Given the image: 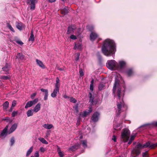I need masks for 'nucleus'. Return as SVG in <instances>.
<instances>
[{"mask_svg":"<svg viewBox=\"0 0 157 157\" xmlns=\"http://www.w3.org/2000/svg\"><path fill=\"white\" fill-rule=\"evenodd\" d=\"M57 151L58 153H59V152H61V151L60 147L59 146H57Z\"/></svg>","mask_w":157,"mask_h":157,"instance_id":"nucleus-60","label":"nucleus"},{"mask_svg":"<svg viewBox=\"0 0 157 157\" xmlns=\"http://www.w3.org/2000/svg\"><path fill=\"white\" fill-rule=\"evenodd\" d=\"M40 108V103H38L33 109V111L36 113L38 112Z\"/></svg>","mask_w":157,"mask_h":157,"instance_id":"nucleus-21","label":"nucleus"},{"mask_svg":"<svg viewBox=\"0 0 157 157\" xmlns=\"http://www.w3.org/2000/svg\"><path fill=\"white\" fill-rule=\"evenodd\" d=\"M112 140H113L114 142H116V137L115 135L113 136Z\"/></svg>","mask_w":157,"mask_h":157,"instance_id":"nucleus-52","label":"nucleus"},{"mask_svg":"<svg viewBox=\"0 0 157 157\" xmlns=\"http://www.w3.org/2000/svg\"><path fill=\"white\" fill-rule=\"evenodd\" d=\"M105 85L102 83H100L98 86V89L100 90H101L104 89Z\"/></svg>","mask_w":157,"mask_h":157,"instance_id":"nucleus-30","label":"nucleus"},{"mask_svg":"<svg viewBox=\"0 0 157 157\" xmlns=\"http://www.w3.org/2000/svg\"><path fill=\"white\" fill-rule=\"evenodd\" d=\"M100 115V113L98 112L94 113L91 118V120L94 122H97L98 120Z\"/></svg>","mask_w":157,"mask_h":157,"instance_id":"nucleus-7","label":"nucleus"},{"mask_svg":"<svg viewBox=\"0 0 157 157\" xmlns=\"http://www.w3.org/2000/svg\"><path fill=\"white\" fill-rule=\"evenodd\" d=\"M81 141L82 142V145L84 147H87V141L86 140H82Z\"/></svg>","mask_w":157,"mask_h":157,"instance_id":"nucleus-41","label":"nucleus"},{"mask_svg":"<svg viewBox=\"0 0 157 157\" xmlns=\"http://www.w3.org/2000/svg\"><path fill=\"white\" fill-rule=\"evenodd\" d=\"M8 133V132H7V131H6L3 129L1 132L0 135L2 136L5 137L6 136Z\"/></svg>","mask_w":157,"mask_h":157,"instance_id":"nucleus-24","label":"nucleus"},{"mask_svg":"<svg viewBox=\"0 0 157 157\" xmlns=\"http://www.w3.org/2000/svg\"><path fill=\"white\" fill-rule=\"evenodd\" d=\"M75 29V28L74 27H72V26H69L68 27L67 33L68 34H70V33H73Z\"/></svg>","mask_w":157,"mask_h":157,"instance_id":"nucleus-20","label":"nucleus"},{"mask_svg":"<svg viewBox=\"0 0 157 157\" xmlns=\"http://www.w3.org/2000/svg\"><path fill=\"white\" fill-rule=\"evenodd\" d=\"M136 136V135H132L131 137V138L130 139V140L133 141L134 140V138H135V137Z\"/></svg>","mask_w":157,"mask_h":157,"instance_id":"nucleus-54","label":"nucleus"},{"mask_svg":"<svg viewBox=\"0 0 157 157\" xmlns=\"http://www.w3.org/2000/svg\"><path fill=\"white\" fill-rule=\"evenodd\" d=\"M38 140L42 143L47 144H48V143L47 142L44 138L42 137H39L38 138Z\"/></svg>","mask_w":157,"mask_h":157,"instance_id":"nucleus-28","label":"nucleus"},{"mask_svg":"<svg viewBox=\"0 0 157 157\" xmlns=\"http://www.w3.org/2000/svg\"><path fill=\"white\" fill-rule=\"evenodd\" d=\"M148 151H146L145 152L143 153L142 154L143 157H146L148 156Z\"/></svg>","mask_w":157,"mask_h":157,"instance_id":"nucleus-46","label":"nucleus"},{"mask_svg":"<svg viewBox=\"0 0 157 157\" xmlns=\"http://www.w3.org/2000/svg\"><path fill=\"white\" fill-rule=\"evenodd\" d=\"M48 94L44 95V100L45 101L48 99Z\"/></svg>","mask_w":157,"mask_h":157,"instance_id":"nucleus-57","label":"nucleus"},{"mask_svg":"<svg viewBox=\"0 0 157 157\" xmlns=\"http://www.w3.org/2000/svg\"><path fill=\"white\" fill-rule=\"evenodd\" d=\"M33 110L32 109L28 110L27 112V115L28 117H29L33 115Z\"/></svg>","mask_w":157,"mask_h":157,"instance_id":"nucleus-26","label":"nucleus"},{"mask_svg":"<svg viewBox=\"0 0 157 157\" xmlns=\"http://www.w3.org/2000/svg\"><path fill=\"white\" fill-rule=\"evenodd\" d=\"M151 143L150 141L147 142L144 145H142V148H147V147L150 148V146Z\"/></svg>","mask_w":157,"mask_h":157,"instance_id":"nucleus-31","label":"nucleus"},{"mask_svg":"<svg viewBox=\"0 0 157 157\" xmlns=\"http://www.w3.org/2000/svg\"><path fill=\"white\" fill-rule=\"evenodd\" d=\"M40 90L41 91L44 93V95L48 94V90L41 88L40 89Z\"/></svg>","mask_w":157,"mask_h":157,"instance_id":"nucleus-39","label":"nucleus"},{"mask_svg":"<svg viewBox=\"0 0 157 157\" xmlns=\"http://www.w3.org/2000/svg\"><path fill=\"white\" fill-rule=\"evenodd\" d=\"M67 8V7H66L63 9L60 10V11L62 15L64 16L68 13V11Z\"/></svg>","mask_w":157,"mask_h":157,"instance_id":"nucleus-17","label":"nucleus"},{"mask_svg":"<svg viewBox=\"0 0 157 157\" xmlns=\"http://www.w3.org/2000/svg\"><path fill=\"white\" fill-rule=\"evenodd\" d=\"M35 157H39V154L38 151H36L34 154Z\"/></svg>","mask_w":157,"mask_h":157,"instance_id":"nucleus-56","label":"nucleus"},{"mask_svg":"<svg viewBox=\"0 0 157 157\" xmlns=\"http://www.w3.org/2000/svg\"><path fill=\"white\" fill-rule=\"evenodd\" d=\"M37 2V0H26V2L28 5H29L30 9L33 10L35 8V4Z\"/></svg>","mask_w":157,"mask_h":157,"instance_id":"nucleus-6","label":"nucleus"},{"mask_svg":"<svg viewBox=\"0 0 157 157\" xmlns=\"http://www.w3.org/2000/svg\"><path fill=\"white\" fill-rule=\"evenodd\" d=\"M157 147V143L155 144H150V148L151 149H153L155 148V147Z\"/></svg>","mask_w":157,"mask_h":157,"instance_id":"nucleus-38","label":"nucleus"},{"mask_svg":"<svg viewBox=\"0 0 157 157\" xmlns=\"http://www.w3.org/2000/svg\"><path fill=\"white\" fill-rule=\"evenodd\" d=\"M17 111H13L12 113V117H15L17 115Z\"/></svg>","mask_w":157,"mask_h":157,"instance_id":"nucleus-43","label":"nucleus"},{"mask_svg":"<svg viewBox=\"0 0 157 157\" xmlns=\"http://www.w3.org/2000/svg\"><path fill=\"white\" fill-rule=\"evenodd\" d=\"M94 82V79H92L90 82V90L92 91L94 90V86H93V84Z\"/></svg>","mask_w":157,"mask_h":157,"instance_id":"nucleus-35","label":"nucleus"},{"mask_svg":"<svg viewBox=\"0 0 157 157\" xmlns=\"http://www.w3.org/2000/svg\"><path fill=\"white\" fill-rule=\"evenodd\" d=\"M17 124L15 123L13 124L10 128L8 132V134H10L14 132L17 128Z\"/></svg>","mask_w":157,"mask_h":157,"instance_id":"nucleus-14","label":"nucleus"},{"mask_svg":"<svg viewBox=\"0 0 157 157\" xmlns=\"http://www.w3.org/2000/svg\"><path fill=\"white\" fill-rule=\"evenodd\" d=\"M142 148V145L140 143H139L135 147V148L133 150L132 153L138 155L140 153V149Z\"/></svg>","mask_w":157,"mask_h":157,"instance_id":"nucleus-5","label":"nucleus"},{"mask_svg":"<svg viewBox=\"0 0 157 157\" xmlns=\"http://www.w3.org/2000/svg\"><path fill=\"white\" fill-rule=\"evenodd\" d=\"M40 151L42 152H44L45 151V149L43 147H41L40 149Z\"/></svg>","mask_w":157,"mask_h":157,"instance_id":"nucleus-58","label":"nucleus"},{"mask_svg":"<svg viewBox=\"0 0 157 157\" xmlns=\"http://www.w3.org/2000/svg\"><path fill=\"white\" fill-rule=\"evenodd\" d=\"M123 104V100L120 101V102H117V107L118 109V112L117 113V116H119L121 113V108L122 105Z\"/></svg>","mask_w":157,"mask_h":157,"instance_id":"nucleus-9","label":"nucleus"},{"mask_svg":"<svg viewBox=\"0 0 157 157\" xmlns=\"http://www.w3.org/2000/svg\"><path fill=\"white\" fill-rule=\"evenodd\" d=\"M80 145L78 143H77L72 146L69 148V150L72 151H75L80 148Z\"/></svg>","mask_w":157,"mask_h":157,"instance_id":"nucleus-12","label":"nucleus"},{"mask_svg":"<svg viewBox=\"0 0 157 157\" xmlns=\"http://www.w3.org/2000/svg\"><path fill=\"white\" fill-rule=\"evenodd\" d=\"M126 73L128 76H132L134 73L133 69L132 68L128 69L126 71Z\"/></svg>","mask_w":157,"mask_h":157,"instance_id":"nucleus-16","label":"nucleus"},{"mask_svg":"<svg viewBox=\"0 0 157 157\" xmlns=\"http://www.w3.org/2000/svg\"><path fill=\"white\" fill-rule=\"evenodd\" d=\"M70 101L71 102L73 103H75L77 102L76 100L73 97H71L70 98Z\"/></svg>","mask_w":157,"mask_h":157,"instance_id":"nucleus-42","label":"nucleus"},{"mask_svg":"<svg viewBox=\"0 0 157 157\" xmlns=\"http://www.w3.org/2000/svg\"><path fill=\"white\" fill-rule=\"evenodd\" d=\"M13 107H12V106H11V108L9 109V112H11L12 111L13 109Z\"/></svg>","mask_w":157,"mask_h":157,"instance_id":"nucleus-62","label":"nucleus"},{"mask_svg":"<svg viewBox=\"0 0 157 157\" xmlns=\"http://www.w3.org/2000/svg\"><path fill=\"white\" fill-rule=\"evenodd\" d=\"M0 78L2 79H3L5 80H6L8 79H10V77L7 76H4V75H2L0 77Z\"/></svg>","mask_w":157,"mask_h":157,"instance_id":"nucleus-37","label":"nucleus"},{"mask_svg":"<svg viewBox=\"0 0 157 157\" xmlns=\"http://www.w3.org/2000/svg\"><path fill=\"white\" fill-rule=\"evenodd\" d=\"M57 70L60 71H63L64 70V69L63 68H60L59 67H57Z\"/></svg>","mask_w":157,"mask_h":157,"instance_id":"nucleus-61","label":"nucleus"},{"mask_svg":"<svg viewBox=\"0 0 157 157\" xmlns=\"http://www.w3.org/2000/svg\"><path fill=\"white\" fill-rule=\"evenodd\" d=\"M92 109L91 108H90V109H89V110H88V112H89V113H90L91 112H92Z\"/></svg>","mask_w":157,"mask_h":157,"instance_id":"nucleus-63","label":"nucleus"},{"mask_svg":"<svg viewBox=\"0 0 157 157\" xmlns=\"http://www.w3.org/2000/svg\"><path fill=\"white\" fill-rule=\"evenodd\" d=\"M8 127H9V125H6V127H5V128L4 129L6 130V131H7V130H8Z\"/></svg>","mask_w":157,"mask_h":157,"instance_id":"nucleus-64","label":"nucleus"},{"mask_svg":"<svg viewBox=\"0 0 157 157\" xmlns=\"http://www.w3.org/2000/svg\"><path fill=\"white\" fill-rule=\"evenodd\" d=\"M79 73L80 75L81 76H82L84 75V73L83 72L82 69H79Z\"/></svg>","mask_w":157,"mask_h":157,"instance_id":"nucleus-51","label":"nucleus"},{"mask_svg":"<svg viewBox=\"0 0 157 157\" xmlns=\"http://www.w3.org/2000/svg\"><path fill=\"white\" fill-rule=\"evenodd\" d=\"M119 80L117 79H116L114 84V85L113 89V93L115 94L117 87L118 88L117 95L118 99L120 100L121 98V89L120 87L119 84Z\"/></svg>","mask_w":157,"mask_h":157,"instance_id":"nucleus-2","label":"nucleus"},{"mask_svg":"<svg viewBox=\"0 0 157 157\" xmlns=\"http://www.w3.org/2000/svg\"><path fill=\"white\" fill-rule=\"evenodd\" d=\"M89 112L88 111H84L83 112V113L82 114V116L83 117H86L89 114Z\"/></svg>","mask_w":157,"mask_h":157,"instance_id":"nucleus-45","label":"nucleus"},{"mask_svg":"<svg viewBox=\"0 0 157 157\" xmlns=\"http://www.w3.org/2000/svg\"><path fill=\"white\" fill-rule=\"evenodd\" d=\"M81 48V45L79 43H75V46L74 47L75 49H80Z\"/></svg>","mask_w":157,"mask_h":157,"instance_id":"nucleus-33","label":"nucleus"},{"mask_svg":"<svg viewBox=\"0 0 157 157\" xmlns=\"http://www.w3.org/2000/svg\"><path fill=\"white\" fill-rule=\"evenodd\" d=\"M35 40L34 36L33 35V30L31 31V35L29 39V41H31L32 42L34 41Z\"/></svg>","mask_w":157,"mask_h":157,"instance_id":"nucleus-22","label":"nucleus"},{"mask_svg":"<svg viewBox=\"0 0 157 157\" xmlns=\"http://www.w3.org/2000/svg\"><path fill=\"white\" fill-rule=\"evenodd\" d=\"M59 78L57 77L56 79V83L55 84V87H58V88H59L60 85L59 84Z\"/></svg>","mask_w":157,"mask_h":157,"instance_id":"nucleus-32","label":"nucleus"},{"mask_svg":"<svg viewBox=\"0 0 157 157\" xmlns=\"http://www.w3.org/2000/svg\"><path fill=\"white\" fill-rule=\"evenodd\" d=\"M10 142L11 143V146H12L14 143L15 140L14 137H12L10 139Z\"/></svg>","mask_w":157,"mask_h":157,"instance_id":"nucleus-40","label":"nucleus"},{"mask_svg":"<svg viewBox=\"0 0 157 157\" xmlns=\"http://www.w3.org/2000/svg\"><path fill=\"white\" fill-rule=\"evenodd\" d=\"M33 150V147H31L27 151L26 153V156H29L30 154L31 153Z\"/></svg>","mask_w":157,"mask_h":157,"instance_id":"nucleus-36","label":"nucleus"},{"mask_svg":"<svg viewBox=\"0 0 157 157\" xmlns=\"http://www.w3.org/2000/svg\"><path fill=\"white\" fill-rule=\"evenodd\" d=\"M4 120L6 121L7 122H8L9 123H11L12 121V120L10 119L8 117L6 118H5Z\"/></svg>","mask_w":157,"mask_h":157,"instance_id":"nucleus-47","label":"nucleus"},{"mask_svg":"<svg viewBox=\"0 0 157 157\" xmlns=\"http://www.w3.org/2000/svg\"><path fill=\"white\" fill-rule=\"evenodd\" d=\"M36 93H33V94H32L31 96V98H32V99H33L34 97L36 96Z\"/></svg>","mask_w":157,"mask_h":157,"instance_id":"nucleus-55","label":"nucleus"},{"mask_svg":"<svg viewBox=\"0 0 157 157\" xmlns=\"http://www.w3.org/2000/svg\"><path fill=\"white\" fill-rule=\"evenodd\" d=\"M33 105L32 103V101H29L27 103L25 106V109H27L28 108L31 107Z\"/></svg>","mask_w":157,"mask_h":157,"instance_id":"nucleus-29","label":"nucleus"},{"mask_svg":"<svg viewBox=\"0 0 157 157\" xmlns=\"http://www.w3.org/2000/svg\"><path fill=\"white\" fill-rule=\"evenodd\" d=\"M89 102H90L91 105H93L94 101V96L93 94L89 92Z\"/></svg>","mask_w":157,"mask_h":157,"instance_id":"nucleus-19","label":"nucleus"},{"mask_svg":"<svg viewBox=\"0 0 157 157\" xmlns=\"http://www.w3.org/2000/svg\"><path fill=\"white\" fill-rule=\"evenodd\" d=\"M16 25L17 28L20 30H21L23 28V24L21 22H16Z\"/></svg>","mask_w":157,"mask_h":157,"instance_id":"nucleus-15","label":"nucleus"},{"mask_svg":"<svg viewBox=\"0 0 157 157\" xmlns=\"http://www.w3.org/2000/svg\"><path fill=\"white\" fill-rule=\"evenodd\" d=\"M7 27L12 31L14 33L15 31L13 29L11 25L9 23H7L6 24Z\"/></svg>","mask_w":157,"mask_h":157,"instance_id":"nucleus-34","label":"nucleus"},{"mask_svg":"<svg viewBox=\"0 0 157 157\" xmlns=\"http://www.w3.org/2000/svg\"><path fill=\"white\" fill-rule=\"evenodd\" d=\"M117 62L114 60L108 61L106 64L107 67L112 70L117 69Z\"/></svg>","mask_w":157,"mask_h":157,"instance_id":"nucleus-4","label":"nucleus"},{"mask_svg":"<svg viewBox=\"0 0 157 157\" xmlns=\"http://www.w3.org/2000/svg\"><path fill=\"white\" fill-rule=\"evenodd\" d=\"M38 101V98H36L33 101H32V103L33 105L37 103Z\"/></svg>","mask_w":157,"mask_h":157,"instance_id":"nucleus-44","label":"nucleus"},{"mask_svg":"<svg viewBox=\"0 0 157 157\" xmlns=\"http://www.w3.org/2000/svg\"><path fill=\"white\" fill-rule=\"evenodd\" d=\"M97 56L98 59L100 60H101L102 59V57L101 55H100V53L99 52H98L97 53Z\"/></svg>","mask_w":157,"mask_h":157,"instance_id":"nucleus-50","label":"nucleus"},{"mask_svg":"<svg viewBox=\"0 0 157 157\" xmlns=\"http://www.w3.org/2000/svg\"><path fill=\"white\" fill-rule=\"evenodd\" d=\"M59 88L55 87L53 92L51 94V96L53 98L56 97L57 96V92H59Z\"/></svg>","mask_w":157,"mask_h":157,"instance_id":"nucleus-13","label":"nucleus"},{"mask_svg":"<svg viewBox=\"0 0 157 157\" xmlns=\"http://www.w3.org/2000/svg\"><path fill=\"white\" fill-rule=\"evenodd\" d=\"M9 103L8 101H6L3 104V107L4 110H6L9 107Z\"/></svg>","mask_w":157,"mask_h":157,"instance_id":"nucleus-23","label":"nucleus"},{"mask_svg":"<svg viewBox=\"0 0 157 157\" xmlns=\"http://www.w3.org/2000/svg\"><path fill=\"white\" fill-rule=\"evenodd\" d=\"M16 101L15 100H13L12 102L11 106L14 107L16 105Z\"/></svg>","mask_w":157,"mask_h":157,"instance_id":"nucleus-48","label":"nucleus"},{"mask_svg":"<svg viewBox=\"0 0 157 157\" xmlns=\"http://www.w3.org/2000/svg\"><path fill=\"white\" fill-rule=\"evenodd\" d=\"M116 51V45L113 40L107 39L104 41L101 48V51L105 56H112L115 54Z\"/></svg>","mask_w":157,"mask_h":157,"instance_id":"nucleus-1","label":"nucleus"},{"mask_svg":"<svg viewBox=\"0 0 157 157\" xmlns=\"http://www.w3.org/2000/svg\"><path fill=\"white\" fill-rule=\"evenodd\" d=\"M58 154H59V156L60 157H63V156H64V154L62 152H59Z\"/></svg>","mask_w":157,"mask_h":157,"instance_id":"nucleus-59","label":"nucleus"},{"mask_svg":"<svg viewBox=\"0 0 157 157\" xmlns=\"http://www.w3.org/2000/svg\"><path fill=\"white\" fill-rule=\"evenodd\" d=\"M130 134V132L127 128H124L123 130L121 133V137L124 142H127L128 140Z\"/></svg>","mask_w":157,"mask_h":157,"instance_id":"nucleus-3","label":"nucleus"},{"mask_svg":"<svg viewBox=\"0 0 157 157\" xmlns=\"http://www.w3.org/2000/svg\"><path fill=\"white\" fill-rule=\"evenodd\" d=\"M70 38L71 39L73 40H75L77 39L76 37L73 34L71 35L70 37Z\"/></svg>","mask_w":157,"mask_h":157,"instance_id":"nucleus-49","label":"nucleus"},{"mask_svg":"<svg viewBox=\"0 0 157 157\" xmlns=\"http://www.w3.org/2000/svg\"><path fill=\"white\" fill-rule=\"evenodd\" d=\"M126 62L124 61H121L119 62V64L117 63V67L118 70H121L125 67Z\"/></svg>","mask_w":157,"mask_h":157,"instance_id":"nucleus-8","label":"nucleus"},{"mask_svg":"<svg viewBox=\"0 0 157 157\" xmlns=\"http://www.w3.org/2000/svg\"><path fill=\"white\" fill-rule=\"evenodd\" d=\"M17 58L20 59L21 60H23L24 59V56L22 53H18L16 56Z\"/></svg>","mask_w":157,"mask_h":157,"instance_id":"nucleus-27","label":"nucleus"},{"mask_svg":"<svg viewBox=\"0 0 157 157\" xmlns=\"http://www.w3.org/2000/svg\"><path fill=\"white\" fill-rule=\"evenodd\" d=\"M16 42L20 45H22L23 44V43L21 41L19 40H16Z\"/></svg>","mask_w":157,"mask_h":157,"instance_id":"nucleus-53","label":"nucleus"},{"mask_svg":"<svg viewBox=\"0 0 157 157\" xmlns=\"http://www.w3.org/2000/svg\"><path fill=\"white\" fill-rule=\"evenodd\" d=\"M10 68V65L7 63H6L5 66L2 68L3 71L5 72L6 74H8L9 73V71Z\"/></svg>","mask_w":157,"mask_h":157,"instance_id":"nucleus-11","label":"nucleus"},{"mask_svg":"<svg viewBox=\"0 0 157 157\" xmlns=\"http://www.w3.org/2000/svg\"><path fill=\"white\" fill-rule=\"evenodd\" d=\"M43 127L47 129H50L53 127V126L52 124H45Z\"/></svg>","mask_w":157,"mask_h":157,"instance_id":"nucleus-25","label":"nucleus"},{"mask_svg":"<svg viewBox=\"0 0 157 157\" xmlns=\"http://www.w3.org/2000/svg\"><path fill=\"white\" fill-rule=\"evenodd\" d=\"M36 61L37 64L40 67L42 68H45V66L43 64V62L40 60L36 59Z\"/></svg>","mask_w":157,"mask_h":157,"instance_id":"nucleus-18","label":"nucleus"},{"mask_svg":"<svg viewBox=\"0 0 157 157\" xmlns=\"http://www.w3.org/2000/svg\"><path fill=\"white\" fill-rule=\"evenodd\" d=\"M98 36V35L96 33L92 31L90 36V40L94 41Z\"/></svg>","mask_w":157,"mask_h":157,"instance_id":"nucleus-10","label":"nucleus"}]
</instances>
